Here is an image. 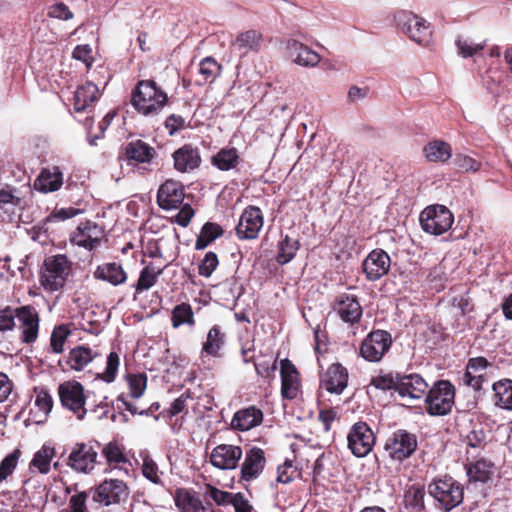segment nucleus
Masks as SVG:
<instances>
[{
	"mask_svg": "<svg viewBox=\"0 0 512 512\" xmlns=\"http://www.w3.org/2000/svg\"><path fill=\"white\" fill-rule=\"evenodd\" d=\"M130 102L137 113L155 116L167 105L168 95L154 80H139L132 90Z\"/></svg>",
	"mask_w": 512,
	"mask_h": 512,
	"instance_id": "f257e3e1",
	"label": "nucleus"
},
{
	"mask_svg": "<svg viewBox=\"0 0 512 512\" xmlns=\"http://www.w3.org/2000/svg\"><path fill=\"white\" fill-rule=\"evenodd\" d=\"M73 263L65 254L47 257L40 270V284L45 291H60L72 273Z\"/></svg>",
	"mask_w": 512,
	"mask_h": 512,
	"instance_id": "f03ea898",
	"label": "nucleus"
},
{
	"mask_svg": "<svg viewBox=\"0 0 512 512\" xmlns=\"http://www.w3.org/2000/svg\"><path fill=\"white\" fill-rule=\"evenodd\" d=\"M428 493L437 503V507L445 512L459 506L464 499L462 484L451 476L433 479L428 485Z\"/></svg>",
	"mask_w": 512,
	"mask_h": 512,
	"instance_id": "7ed1b4c3",
	"label": "nucleus"
},
{
	"mask_svg": "<svg viewBox=\"0 0 512 512\" xmlns=\"http://www.w3.org/2000/svg\"><path fill=\"white\" fill-rule=\"evenodd\" d=\"M101 444L98 441L76 442L65 456L61 453L60 458L72 471L80 474H90L98 463V452Z\"/></svg>",
	"mask_w": 512,
	"mask_h": 512,
	"instance_id": "20e7f679",
	"label": "nucleus"
},
{
	"mask_svg": "<svg viewBox=\"0 0 512 512\" xmlns=\"http://www.w3.org/2000/svg\"><path fill=\"white\" fill-rule=\"evenodd\" d=\"M89 489L93 502L98 506L100 512L107 507L125 503L130 495L127 483L116 478H106Z\"/></svg>",
	"mask_w": 512,
	"mask_h": 512,
	"instance_id": "39448f33",
	"label": "nucleus"
},
{
	"mask_svg": "<svg viewBox=\"0 0 512 512\" xmlns=\"http://www.w3.org/2000/svg\"><path fill=\"white\" fill-rule=\"evenodd\" d=\"M455 386L449 380H438L425 395V410L431 416L448 415L455 404Z\"/></svg>",
	"mask_w": 512,
	"mask_h": 512,
	"instance_id": "423d86ee",
	"label": "nucleus"
},
{
	"mask_svg": "<svg viewBox=\"0 0 512 512\" xmlns=\"http://www.w3.org/2000/svg\"><path fill=\"white\" fill-rule=\"evenodd\" d=\"M383 448L392 462L402 464L417 451L418 438L415 433L400 428L386 438Z\"/></svg>",
	"mask_w": 512,
	"mask_h": 512,
	"instance_id": "0eeeda50",
	"label": "nucleus"
},
{
	"mask_svg": "<svg viewBox=\"0 0 512 512\" xmlns=\"http://www.w3.org/2000/svg\"><path fill=\"white\" fill-rule=\"evenodd\" d=\"M394 21L397 27L412 41L423 46L430 43L432 31L425 19L413 12L401 10L395 13Z\"/></svg>",
	"mask_w": 512,
	"mask_h": 512,
	"instance_id": "6e6552de",
	"label": "nucleus"
},
{
	"mask_svg": "<svg viewBox=\"0 0 512 512\" xmlns=\"http://www.w3.org/2000/svg\"><path fill=\"white\" fill-rule=\"evenodd\" d=\"M419 220L426 233L438 236L451 228L454 216L446 206L436 204L426 207L420 213Z\"/></svg>",
	"mask_w": 512,
	"mask_h": 512,
	"instance_id": "1a4fd4ad",
	"label": "nucleus"
},
{
	"mask_svg": "<svg viewBox=\"0 0 512 512\" xmlns=\"http://www.w3.org/2000/svg\"><path fill=\"white\" fill-rule=\"evenodd\" d=\"M375 443L376 435L366 422L358 421L351 426L347 435V446L354 456H367Z\"/></svg>",
	"mask_w": 512,
	"mask_h": 512,
	"instance_id": "9d476101",
	"label": "nucleus"
},
{
	"mask_svg": "<svg viewBox=\"0 0 512 512\" xmlns=\"http://www.w3.org/2000/svg\"><path fill=\"white\" fill-rule=\"evenodd\" d=\"M58 395L64 408L72 411L79 420L84 418L87 412L85 408L87 396L80 382L69 380L61 383L58 386Z\"/></svg>",
	"mask_w": 512,
	"mask_h": 512,
	"instance_id": "9b49d317",
	"label": "nucleus"
},
{
	"mask_svg": "<svg viewBox=\"0 0 512 512\" xmlns=\"http://www.w3.org/2000/svg\"><path fill=\"white\" fill-rule=\"evenodd\" d=\"M392 336L388 331L372 330L362 341L359 353L369 362H379L392 346Z\"/></svg>",
	"mask_w": 512,
	"mask_h": 512,
	"instance_id": "f8f14e48",
	"label": "nucleus"
},
{
	"mask_svg": "<svg viewBox=\"0 0 512 512\" xmlns=\"http://www.w3.org/2000/svg\"><path fill=\"white\" fill-rule=\"evenodd\" d=\"M16 319L20 331V340L22 343L34 344L39 336L40 314L33 305H22L17 307Z\"/></svg>",
	"mask_w": 512,
	"mask_h": 512,
	"instance_id": "ddd939ff",
	"label": "nucleus"
},
{
	"mask_svg": "<svg viewBox=\"0 0 512 512\" xmlns=\"http://www.w3.org/2000/svg\"><path fill=\"white\" fill-rule=\"evenodd\" d=\"M264 225L262 210L254 205L247 206L241 213L235 234L239 240H254L258 238Z\"/></svg>",
	"mask_w": 512,
	"mask_h": 512,
	"instance_id": "4468645a",
	"label": "nucleus"
},
{
	"mask_svg": "<svg viewBox=\"0 0 512 512\" xmlns=\"http://www.w3.org/2000/svg\"><path fill=\"white\" fill-rule=\"evenodd\" d=\"M105 230L102 226L91 220L79 223L70 235V242L89 251L96 249L104 237Z\"/></svg>",
	"mask_w": 512,
	"mask_h": 512,
	"instance_id": "2eb2a0df",
	"label": "nucleus"
},
{
	"mask_svg": "<svg viewBox=\"0 0 512 512\" xmlns=\"http://www.w3.org/2000/svg\"><path fill=\"white\" fill-rule=\"evenodd\" d=\"M281 396L285 400H295L302 394V378L295 364L288 358L280 361Z\"/></svg>",
	"mask_w": 512,
	"mask_h": 512,
	"instance_id": "dca6fc26",
	"label": "nucleus"
},
{
	"mask_svg": "<svg viewBox=\"0 0 512 512\" xmlns=\"http://www.w3.org/2000/svg\"><path fill=\"white\" fill-rule=\"evenodd\" d=\"M243 457V450L240 446L232 444H219L210 453V463L220 470H233L239 465Z\"/></svg>",
	"mask_w": 512,
	"mask_h": 512,
	"instance_id": "f3484780",
	"label": "nucleus"
},
{
	"mask_svg": "<svg viewBox=\"0 0 512 512\" xmlns=\"http://www.w3.org/2000/svg\"><path fill=\"white\" fill-rule=\"evenodd\" d=\"M391 266L389 254L383 249L372 250L362 262V270L368 281H376L388 274Z\"/></svg>",
	"mask_w": 512,
	"mask_h": 512,
	"instance_id": "a211bd4d",
	"label": "nucleus"
},
{
	"mask_svg": "<svg viewBox=\"0 0 512 512\" xmlns=\"http://www.w3.org/2000/svg\"><path fill=\"white\" fill-rule=\"evenodd\" d=\"M332 308L343 322L350 325L359 323L363 315L357 296L347 293L336 296Z\"/></svg>",
	"mask_w": 512,
	"mask_h": 512,
	"instance_id": "6ab92c4d",
	"label": "nucleus"
},
{
	"mask_svg": "<svg viewBox=\"0 0 512 512\" xmlns=\"http://www.w3.org/2000/svg\"><path fill=\"white\" fill-rule=\"evenodd\" d=\"M185 198L184 186L181 182L168 179L157 191V204L163 210H173L181 207Z\"/></svg>",
	"mask_w": 512,
	"mask_h": 512,
	"instance_id": "aec40b11",
	"label": "nucleus"
},
{
	"mask_svg": "<svg viewBox=\"0 0 512 512\" xmlns=\"http://www.w3.org/2000/svg\"><path fill=\"white\" fill-rule=\"evenodd\" d=\"M349 373L341 363L331 364L320 376V387L331 394L340 395L348 385Z\"/></svg>",
	"mask_w": 512,
	"mask_h": 512,
	"instance_id": "412c9836",
	"label": "nucleus"
},
{
	"mask_svg": "<svg viewBox=\"0 0 512 512\" xmlns=\"http://www.w3.org/2000/svg\"><path fill=\"white\" fill-rule=\"evenodd\" d=\"M266 465V457L263 449L252 446L245 452L244 461L241 464L240 478L245 482L257 479Z\"/></svg>",
	"mask_w": 512,
	"mask_h": 512,
	"instance_id": "4be33fe9",
	"label": "nucleus"
},
{
	"mask_svg": "<svg viewBox=\"0 0 512 512\" xmlns=\"http://www.w3.org/2000/svg\"><path fill=\"white\" fill-rule=\"evenodd\" d=\"M98 353L86 345H78L69 350L63 360H59L58 365L62 371L67 369L73 371H82L90 362H92Z\"/></svg>",
	"mask_w": 512,
	"mask_h": 512,
	"instance_id": "5701e85b",
	"label": "nucleus"
},
{
	"mask_svg": "<svg viewBox=\"0 0 512 512\" xmlns=\"http://www.w3.org/2000/svg\"><path fill=\"white\" fill-rule=\"evenodd\" d=\"M174 169L180 173H188L197 169L201 164L199 148L191 143H186L172 154Z\"/></svg>",
	"mask_w": 512,
	"mask_h": 512,
	"instance_id": "b1692460",
	"label": "nucleus"
},
{
	"mask_svg": "<svg viewBox=\"0 0 512 512\" xmlns=\"http://www.w3.org/2000/svg\"><path fill=\"white\" fill-rule=\"evenodd\" d=\"M124 155L129 164H151L157 157L156 149L147 142L136 139L124 147Z\"/></svg>",
	"mask_w": 512,
	"mask_h": 512,
	"instance_id": "393cba45",
	"label": "nucleus"
},
{
	"mask_svg": "<svg viewBox=\"0 0 512 512\" xmlns=\"http://www.w3.org/2000/svg\"><path fill=\"white\" fill-rule=\"evenodd\" d=\"M428 388V383L421 375L416 373L400 374L399 386H397V393L401 397L421 399L425 397Z\"/></svg>",
	"mask_w": 512,
	"mask_h": 512,
	"instance_id": "a878e982",
	"label": "nucleus"
},
{
	"mask_svg": "<svg viewBox=\"0 0 512 512\" xmlns=\"http://www.w3.org/2000/svg\"><path fill=\"white\" fill-rule=\"evenodd\" d=\"M72 490L75 493L68 500L67 512H100L98 506L93 502L92 493L89 488L79 491L75 484L74 487H66L65 492L69 494Z\"/></svg>",
	"mask_w": 512,
	"mask_h": 512,
	"instance_id": "bb28decb",
	"label": "nucleus"
},
{
	"mask_svg": "<svg viewBox=\"0 0 512 512\" xmlns=\"http://www.w3.org/2000/svg\"><path fill=\"white\" fill-rule=\"evenodd\" d=\"M93 277L113 286H119L127 281L128 274L121 263L104 262L96 267Z\"/></svg>",
	"mask_w": 512,
	"mask_h": 512,
	"instance_id": "cd10ccee",
	"label": "nucleus"
},
{
	"mask_svg": "<svg viewBox=\"0 0 512 512\" xmlns=\"http://www.w3.org/2000/svg\"><path fill=\"white\" fill-rule=\"evenodd\" d=\"M174 501L179 512H212L203 505L199 495L192 489H176Z\"/></svg>",
	"mask_w": 512,
	"mask_h": 512,
	"instance_id": "c85d7f7f",
	"label": "nucleus"
},
{
	"mask_svg": "<svg viewBox=\"0 0 512 512\" xmlns=\"http://www.w3.org/2000/svg\"><path fill=\"white\" fill-rule=\"evenodd\" d=\"M263 412L255 406L238 410L232 417L231 427L239 431H248L262 423Z\"/></svg>",
	"mask_w": 512,
	"mask_h": 512,
	"instance_id": "c756f323",
	"label": "nucleus"
},
{
	"mask_svg": "<svg viewBox=\"0 0 512 512\" xmlns=\"http://www.w3.org/2000/svg\"><path fill=\"white\" fill-rule=\"evenodd\" d=\"M62 185L63 174L58 166L42 169L34 182L35 189L43 193L55 192Z\"/></svg>",
	"mask_w": 512,
	"mask_h": 512,
	"instance_id": "7c9ffc66",
	"label": "nucleus"
},
{
	"mask_svg": "<svg viewBox=\"0 0 512 512\" xmlns=\"http://www.w3.org/2000/svg\"><path fill=\"white\" fill-rule=\"evenodd\" d=\"M226 343V333L220 325H213L208 333L206 340L202 344L201 353L207 356L219 358L222 356L221 350Z\"/></svg>",
	"mask_w": 512,
	"mask_h": 512,
	"instance_id": "2f4dec72",
	"label": "nucleus"
},
{
	"mask_svg": "<svg viewBox=\"0 0 512 512\" xmlns=\"http://www.w3.org/2000/svg\"><path fill=\"white\" fill-rule=\"evenodd\" d=\"M100 96L99 89L93 82L87 81L86 83L78 86L74 93L73 106L76 112H83L93 103H95Z\"/></svg>",
	"mask_w": 512,
	"mask_h": 512,
	"instance_id": "473e14b6",
	"label": "nucleus"
},
{
	"mask_svg": "<svg viewBox=\"0 0 512 512\" xmlns=\"http://www.w3.org/2000/svg\"><path fill=\"white\" fill-rule=\"evenodd\" d=\"M263 41V34L260 31L250 29L239 33L233 42V46L243 55H246L249 52H258L262 47Z\"/></svg>",
	"mask_w": 512,
	"mask_h": 512,
	"instance_id": "72a5a7b5",
	"label": "nucleus"
},
{
	"mask_svg": "<svg viewBox=\"0 0 512 512\" xmlns=\"http://www.w3.org/2000/svg\"><path fill=\"white\" fill-rule=\"evenodd\" d=\"M288 50L295 63L301 66L314 67L320 62V55L297 40L288 42Z\"/></svg>",
	"mask_w": 512,
	"mask_h": 512,
	"instance_id": "f704fd0d",
	"label": "nucleus"
},
{
	"mask_svg": "<svg viewBox=\"0 0 512 512\" xmlns=\"http://www.w3.org/2000/svg\"><path fill=\"white\" fill-rule=\"evenodd\" d=\"M492 401L502 410L512 411V379L503 378L492 385Z\"/></svg>",
	"mask_w": 512,
	"mask_h": 512,
	"instance_id": "c9c22d12",
	"label": "nucleus"
},
{
	"mask_svg": "<svg viewBox=\"0 0 512 512\" xmlns=\"http://www.w3.org/2000/svg\"><path fill=\"white\" fill-rule=\"evenodd\" d=\"M164 266L157 265L154 262L147 263L139 273L138 280L133 285L135 293L140 294L152 288L158 281L164 271Z\"/></svg>",
	"mask_w": 512,
	"mask_h": 512,
	"instance_id": "e433bc0d",
	"label": "nucleus"
},
{
	"mask_svg": "<svg viewBox=\"0 0 512 512\" xmlns=\"http://www.w3.org/2000/svg\"><path fill=\"white\" fill-rule=\"evenodd\" d=\"M100 449L110 468H118L125 464L131 465L127 455L125 454L124 446L117 441H110Z\"/></svg>",
	"mask_w": 512,
	"mask_h": 512,
	"instance_id": "4c0bfd02",
	"label": "nucleus"
},
{
	"mask_svg": "<svg viewBox=\"0 0 512 512\" xmlns=\"http://www.w3.org/2000/svg\"><path fill=\"white\" fill-rule=\"evenodd\" d=\"M495 473V464L486 458L471 463L467 469L470 481L487 483Z\"/></svg>",
	"mask_w": 512,
	"mask_h": 512,
	"instance_id": "58836bf2",
	"label": "nucleus"
},
{
	"mask_svg": "<svg viewBox=\"0 0 512 512\" xmlns=\"http://www.w3.org/2000/svg\"><path fill=\"white\" fill-rule=\"evenodd\" d=\"M423 153L430 162H447L452 156L451 145L443 140L430 141L423 148Z\"/></svg>",
	"mask_w": 512,
	"mask_h": 512,
	"instance_id": "ea45409f",
	"label": "nucleus"
},
{
	"mask_svg": "<svg viewBox=\"0 0 512 512\" xmlns=\"http://www.w3.org/2000/svg\"><path fill=\"white\" fill-rule=\"evenodd\" d=\"M240 161V157L236 148H222L211 157V164L221 171H229L235 169Z\"/></svg>",
	"mask_w": 512,
	"mask_h": 512,
	"instance_id": "a19ab883",
	"label": "nucleus"
},
{
	"mask_svg": "<svg viewBox=\"0 0 512 512\" xmlns=\"http://www.w3.org/2000/svg\"><path fill=\"white\" fill-rule=\"evenodd\" d=\"M425 490L423 486L411 485L404 493V509L406 512H422L424 504Z\"/></svg>",
	"mask_w": 512,
	"mask_h": 512,
	"instance_id": "79ce46f5",
	"label": "nucleus"
},
{
	"mask_svg": "<svg viewBox=\"0 0 512 512\" xmlns=\"http://www.w3.org/2000/svg\"><path fill=\"white\" fill-rule=\"evenodd\" d=\"M170 320L174 329H177L182 325L194 327L196 324L193 308L187 302H181L174 306L171 311Z\"/></svg>",
	"mask_w": 512,
	"mask_h": 512,
	"instance_id": "37998d69",
	"label": "nucleus"
},
{
	"mask_svg": "<svg viewBox=\"0 0 512 512\" xmlns=\"http://www.w3.org/2000/svg\"><path fill=\"white\" fill-rule=\"evenodd\" d=\"M224 234V229L215 222H206L201 227L200 233L196 238L195 249L204 250L217 238Z\"/></svg>",
	"mask_w": 512,
	"mask_h": 512,
	"instance_id": "c03bdc74",
	"label": "nucleus"
},
{
	"mask_svg": "<svg viewBox=\"0 0 512 512\" xmlns=\"http://www.w3.org/2000/svg\"><path fill=\"white\" fill-rule=\"evenodd\" d=\"M56 455L55 448L50 444H43L42 447L34 454L30 469H36L41 474H47L51 468V461Z\"/></svg>",
	"mask_w": 512,
	"mask_h": 512,
	"instance_id": "a18cd8bd",
	"label": "nucleus"
},
{
	"mask_svg": "<svg viewBox=\"0 0 512 512\" xmlns=\"http://www.w3.org/2000/svg\"><path fill=\"white\" fill-rule=\"evenodd\" d=\"M300 248L299 241L292 239L289 235H285L282 240L278 243V254L276 261L280 265L289 263L296 255Z\"/></svg>",
	"mask_w": 512,
	"mask_h": 512,
	"instance_id": "49530a36",
	"label": "nucleus"
},
{
	"mask_svg": "<svg viewBox=\"0 0 512 512\" xmlns=\"http://www.w3.org/2000/svg\"><path fill=\"white\" fill-rule=\"evenodd\" d=\"M71 335V330L66 324H60L53 328L50 336V350L52 353L61 354L64 351V345Z\"/></svg>",
	"mask_w": 512,
	"mask_h": 512,
	"instance_id": "de8ad7c7",
	"label": "nucleus"
},
{
	"mask_svg": "<svg viewBox=\"0 0 512 512\" xmlns=\"http://www.w3.org/2000/svg\"><path fill=\"white\" fill-rule=\"evenodd\" d=\"M234 496L235 493L220 490L211 484L205 485L204 497L207 502L211 499L218 506H226L232 504Z\"/></svg>",
	"mask_w": 512,
	"mask_h": 512,
	"instance_id": "09e8293b",
	"label": "nucleus"
},
{
	"mask_svg": "<svg viewBox=\"0 0 512 512\" xmlns=\"http://www.w3.org/2000/svg\"><path fill=\"white\" fill-rule=\"evenodd\" d=\"M126 380L129 387V394L132 398H140L147 387V375L145 373L127 374Z\"/></svg>",
	"mask_w": 512,
	"mask_h": 512,
	"instance_id": "8fccbe9b",
	"label": "nucleus"
},
{
	"mask_svg": "<svg viewBox=\"0 0 512 512\" xmlns=\"http://www.w3.org/2000/svg\"><path fill=\"white\" fill-rule=\"evenodd\" d=\"M119 365V354L115 351L110 352L107 356L105 370L102 373L97 374V378L103 380L106 383L114 382L117 376Z\"/></svg>",
	"mask_w": 512,
	"mask_h": 512,
	"instance_id": "3c124183",
	"label": "nucleus"
},
{
	"mask_svg": "<svg viewBox=\"0 0 512 512\" xmlns=\"http://www.w3.org/2000/svg\"><path fill=\"white\" fill-rule=\"evenodd\" d=\"M221 65L212 57L204 58L199 65V73L203 78L204 83H212L217 75H219Z\"/></svg>",
	"mask_w": 512,
	"mask_h": 512,
	"instance_id": "603ef678",
	"label": "nucleus"
},
{
	"mask_svg": "<svg viewBox=\"0 0 512 512\" xmlns=\"http://www.w3.org/2000/svg\"><path fill=\"white\" fill-rule=\"evenodd\" d=\"M465 442L468 447L484 449L487 445V432L480 424L474 425L466 435Z\"/></svg>",
	"mask_w": 512,
	"mask_h": 512,
	"instance_id": "864d4df0",
	"label": "nucleus"
},
{
	"mask_svg": "<svg viewBox=\"0 0 512 512\" xmlns=\"http://www.w3.org/2000/svg\"><path fill=\"white\" fill-rule=\"evenodd\" d=\"M399 379V373H396L395 375H393L392 373L377 375L371 379L370 385L382 391L394 390L397 392V386H399Z\"/></svg>",
	"mask_w": 512,
	"mask_h": 512,
	"instance_id": "5fc2aeb1",
	"label": "nucleus"
},
{
	"mask_svg": "<svg viewBox=\"0 0 512 512\" xmlns=\"http://www.w3.org/2000/svg\"><path fill=\"white\" fill-rule=\"evenodd\" d=\"M21 456V451L15 449L8 454L0 463V483L6 480L17 467L18 460Z\"/></svg>",
	"mask_w": 512,
	"mask_h": 512,
	"instance_id": "6e6d98bb",
	"label": "nucleus"
},
{
	"mask_svg": "<svg viewBox=\"0 0 512 512\" xmlns=\"http://www.w3.org/2000/svg\"><path fill=\"white\" fill-rule=\"evenodd\" d=\"M141 470L143 476L149 481H151L153 484L163 485L160 476L162 472L159 471L157 463L150 456H145L143 458Z\"/></svg>",
	"mask_w": 512,
	"mask_h": 512,
	"instance_id": "4d7b16f0",
	"label": "nucleus"
},
{
	"mask_svg": "<svg viewBox=\"0 0 512 512\" xmlns=\"http://www.w3.org/2000/svg\"><path fill=\"white\" fill-rule=\"evenodd\" d=\"M189 399H192V392L190 390H186L171 403L168 409H165L162 412L163 416L171 419L172 417L184 412L187 408V401Z\"/></svg>",
	"mask_w": 512,
	"mask_h": 512,
	"instance_id": "13d9d810",
	"label": "nucleus"
},
{
	"mask_svg": "<svg viewBox=\"0 0 512 512\" xmlns=\"http://www.w3.org/2000/svg\"><path fill=\"white\" fill-rule=\"evenodd\" d=\"M17 307L7 305L0 308V332L5 333L14 330L16 327Z\"/></svg>",
	"mask_w": 512,
	"mask_h": 512,
	"instance_id": "bf43d9fd",
	"label": "nucleus"
},
{
	"mask_svg": "<svg viewBox=\"0 0 512 512\" xmlns=\"http://www.w3.org/2000/svg\"><path fill=\"white\" fill-rule=\"evenodd\" d=\"M456 47L458 50V54L463 58L472 57L477 55L485 48V43H473L469 39H463L458 37L456 40Z\"/></svg>",
	"mask_w": 512,
	"mask_h": 512,
	"instance_id": "052dcab7",
	"label": "nucleus"
},
{
	"mask_svg": "<svg viewBox=\"0 0 512 512\" xmlns=\"http://www.w3.org/2000/svg\"><path fill=\"white\" fill-rule=\"evenodd\" d=\"M219 265V259L215 252L209 251L198 265V274L209 278Z\"/></svg>",
	"mask_w": 512,
	"mask_h": 512,
	"instance_id": "680f3d73",
	"label": "nucleus"
},
{
	"mask_svg": "<svg viewBox=\"0 0 512 512\" xmlns=\"http://www.w3.org/2000/svg\"><path fill=\"white\" fill-rule=\"evenodd\" d=\"M255 370L258 376L267 380L270 383L275 377V371L277 369V358L266 359L254 364Z\"/></svg>",
	"mask_w": 512,
	"mask_h": 512,
	"instance_id": "e2e57ef3",
	"label": "nucleus"
},
{
	"mask_svg": "<svg viewBox=\"0 0 512 512\" xmlns=\"http://www.w3.org/2000/svg\"><path fill=\"white\" fill-rule=\"evenodd\" d=\"M80 209L74 207L67 208H55L45 219V223H55L65 221L77 216L80 213Z\"/></svg>",
	"mask_w": 512,
	"mask_h": 512,
	"instance_id": "0e129e2a",
	"label": "nucleus"
},
{
	"mask_svg": "<svg viewBox=\"0 0 512 512\" xmlns=\"http://www.w3.org/2000/svg\"><path fill=\"white\" fill-rule=\"evenodd\" d=\"M195 211L190 204H184L180 207L179 212L171 218L172 223H176L182 227H187L192 218L194 217Z\"/></svg>",
	"mask_w": 512,
	"mask_h": 512,
	"instance_id": "69168bd1",
	"label": "nucleus"
},
{
	"mask_svg": "<svg viewBox=\"0 0 512 512\" xmlns=\"http://www.w3.org/2000/svg\"><path fill=\"white\" fill-rule=\"evenodd\" d=\"M72 57L76 60L82 61L87 69H90L94 61L92 57V49L88 44L77 45L73 52Z\"/></svg>",
	"mask_w": 512,
	"mask_h": 512,
	"instance_id": "338daca9",
	"label": "nucleus"
},
{
	"mask_svg": "<svg viewBox=\"0 0 512 512\" xmlns=\"http://www.w3.org/2000/svg\"><path fill=\"white\" fill-rule=\"evenodd\" d=\"M337 419H339V415L335 408L328 407L319 410L318 420L323 425L325 432H329L331 430L332 423Z\"/></svg>",
	"mask_w": 512,
	"mask_h": 512,
	"instance_id": "774afa93",
	"label": "nucleus"
}]
</instances>
